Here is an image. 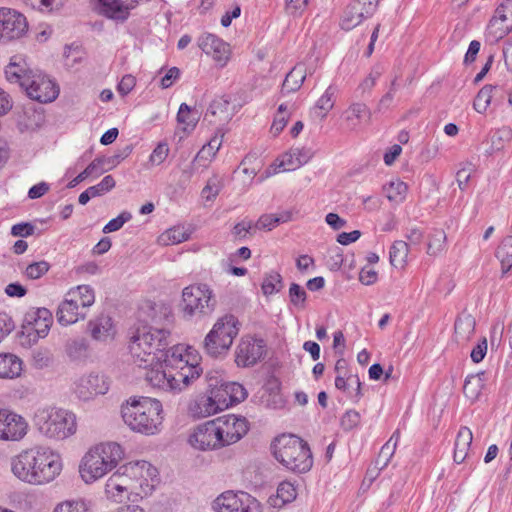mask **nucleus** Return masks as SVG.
Returning <instances> with one entry per match:
<instances>
[{"instance_id":"a18cd8bd","label":"nucleus","mask_w":512,"mask_h":512,"mask_svg":"<svg viewBox=\"0 0 512 512\" xmlns=\"http://www.w3.org/2000/svg\"><path fill=\"white\" fill-rule=\"evenodd\" d=\"M190 234L185 230L184 227H173L166 230L159 237V241L164 245H175L187 241Z\"/></svg>"},{"instance_id":"680f3d73","label":"nucleus","mask_w":512,"mask_h":512,"mask_svg":"<svg viewBox=\"0 0 512 512\" xmlns=\"http://www.w3.org/2000/svg\"><path fill=\"white\" fill-rule=\"evenodd\" d=\"M472 440H473L472 431L468 427L463 426L458 431L456 441H455V447L469 451Z\"/></svg>"},{"instance_id":"7c9ffc66","label":"nucleus","mask_w":512,"mask_h":512,"mask_svg":"<svg viewBox=\"0 0 512 512\" xmlns=\"http://www.w3.org/2000/svg\"><path fill=\"white\" fill-rule=\"evenodd\" d=\"M241 492L227 490L218 495L211 503L214 512H239Z\"/></svg>"},{"instance_id":"473e14b6","label":"nucleus","mask_w":512,"mask_h":512,"mask_svg":"<svg viewBox=\"0 0 512 512\" xmlns=\"http://www.w3.org/2000/svg\"><path fill=\"white\" fill-rule=\"evenodd\" d=\"M371 111L368 106L361 102L352 103L345 111V120L350 129H356L360 123L365 120L369 121Z\"/></svg>"},{"instance_id":"7ed1b4c3","label":"nucleus","mask_w":512,"mask_h":512,"mask_svg":"<svg viewBox=\"0 0 512 512\" xmlns=\"http://www.w3.org/2000/svg\"><path fill=\"white\" fill-rule=\"evenodd\" d=\"M125 458V449L117 442L106 441L91 446L79 463V475L93 484L115 470Z\"/></svg>"},{"instance_id":"9b49d317","label":"nucleus","mask_w":512,"mask_h":512,"mask_svg":"<svg viewBox=\"0 0 512 512\" xmlns=\"http://www.w3.org/2000/svg\"><path fill=\"white\" fill-rule=\"evenodd\" d=\"M105 497L114 503H123L125 501L137 502L140 499L133 485L123 473L121 465L114 470L108 477L104 486Z\"/></svg>"},{"instance_id":"6e6552de","label":"nucleus","mask_w":512,"mask_h":512,"mask_svg":"<svg viewBox=\"0 0 512 512\" xmlns=\"http://www.w3.org/2000/svg\"><path fill=\"white\" fill-rule=\"evenodd\" d=\"M217 305L215 294L207 284H194L182 291V313L184 318L207 316L214 312Z\"/></svg>"},{"instance_id":"c85d7f7f","label":"nucleus","mask_w":512,"mask_h":512,"mask_svg":"<svg viewBox=\"0 0 512 512\" xmlns=\"http://www.w3.org/2000/svg\"><path fill=\"white\" fill-rule=\"evenodd\" d=\"M335 387L343 391L354 403L362 397L361 382L357 375L349 374L347 377L338 375L335 378Z\"/></svg>"},{"instance_id":"58836bf2","label":"nucleus","mask_w":512,"mask_h":512,"mask_svg":"<svg viewBox=\"0 0 512 512\" xmlns=\"http://www.w3.org/2000/svg\"><path fill=\"white\" fill-rule=\"evenodd\" d=\"M384 73V67L381 64L374 65L367 77H365L361 83L356 88L355 92L358 96H363L365 94L371 93L372 89L374 88L377 80L381 77V75Z\"/></svg>"},{"instance_id":"c03bdc74","label":"nucleus","mask_w":512,"mask_h":512,"mask_svg":"<svg viewBox=\"0 0 512 512\" xmlns=\"http://www.w3.org/2000/svg\"><path fill=\"white\" fill-rule=\"evenodd\" d=\"M89 350L88 341L85 338H76L67 341L65 351L74 360L86 357Z\"/></svg>"},{"instance_id":"dca6fc26","label":"nucleus","mask_w":512,"mask_h":512,"mask_svg":"<svg viewBox=\"0 0 512 512\" xmlns=\"http://www.w3.org/2000/svg\"><path fill=\"white\" fill-rule=\"evenodd\" d=\"M28 30L26 18L8 7H0V43L21 38Z\"/></svg>"},{"instance_id":"4d7b16f0","label":"nucleus","mask_w":512,"mask_h":512,"mask_svg":"<svg viewBox=\"0 0 512 512\" xmlns=\"http://www.w3.org/2000/svg\"><path fill=\"white\" fill-rule=\"evenodd\" d=\"M115 185L114 178L111 175H107L97 185L89 187L88 192L94 197L102 196L111 191Z\"/></svg>"},{"instance_id":"2eb2a0df","label":"nucleus","mask_w":512,"mask_h":512,"mask_svg":"<svg viewBox=\"0 0 512 512\" xmlns=\"http://www.w3.org/2000/svg\"><path fill=\"white\" fill-rule=\"evenodd\" d=\"M219 430L223 447L240 441L249 431V422L240 415L227 414L214 419Z\"/></svg>"},{"instance_id":"aec40b11","label":"nucleus","mask_w":512,"mask_h":512,"mask_svg":"<svg viewBox=\"0 0 512 512\" xmlns=\"http://www.w3.org/2000/svg\"><path fill=\"white\" fill-rule=\"evenodd\" d=\"M265 353V343L262 339L243 337L236 348V363L238 366H252Z\"/></svg>"},{"instance_id":"de8ad7c7","label":"nucleus","mask_w":512,"mask_h":512,"mask_svg":"<svg viewBox=\"0 0 512 512\" xmlns=\"http://www.w3.org/2000/svg\"><path fill=\"white\" fill-rule=\"evenodd\" d=\"M229 106L230 99L228 97H218L211 102L207 110V115L211 114L213 116H220L222 120H227L231 116V114L229 113Z\"/></svg>"},{"instance_id":"bf43d9fd","label":"nucleus","mask_w":512,"mask_h":512,"mask_svg":"<svg viewBox=\"0 0 512 512\" xmlns=\"http://www.w3.org/2000/svg\"><path fill=\"white\" fill-rule=\"evenodd\" d=\"M169 146L166 142H159L149 156V162L153 166L161 165L169 155Z\"/></svg>"},{"instance_id":"6e6d98bb","label":"nucleus","mask_w":512,"mask_h":512,"mask_svg":"<svg viewBox=\"0 0 512 512\" xmlns=\"http://www.w3.org/2000/svg\"><path fill=\"white\" fill-rule=\"evenodd\" d=\"M282 277L277 272L268 274L262 283V291L265 295H272L278 292L281 287Z\"/></svg>"},{"instance_id":"f03ea898","label":"nucleus","mask_w":512,"mask_h":512,"mask_svg":"<svg viewBox=\"0 0 512 512\" xmlns=\"http://www.w3.org/2000/svg\"><path fill=\"white\" fill-rule=\"evenodd\" d=\"M12 474L20 481L34 486L53 482L63 470L61 455L46 445H35L11 458Z\"/></svg>"},{"instance_id":"f704fd0d","label":"nucleus","mask_w":512,"mask_h":512,"mask_svg":"<svg viewBox=\"0 0 512 512\" xmlns=\"http://www.w3.org/2000/svg\"><path fill=\"white\" fill-rule=\"evenodd\" d=\"M409 245L403 240H396L390 247V264L397 269H404L407 264Z\"/></svg>"},{"instance_id":"13d9d810","label":"nucleus","mask_w":512,"mask_h":512,"mask_svg":"<svg viewBox=\"0 0 512 512\" xmlns=\"http://www.w3.org/2000/svg\"><path fill=\"white\" fill-rule=\"evenodd\" d=\"M210 392L222 410L227 409L229 406L233 405V402L228 394V389L226 388V383L211 389Z\"/></svg>"},{"instance_id":"8fccbe9b","label":"nucleus","mask_w":512,"mask_h":512,"mask_svg":"<svg viewBox=\"0 0 512 512\" xmlns=\"http://www.w3.org/2000/svg\"><path fill=\"white\" fill-rule=\"evenodd\" d=\"M446 243V234L441 229L434 230L429 235V240L427 244V253L429 255H438L445 249Z\"/></svg>"},{"instance_id":"2f4dec72","label":"nucleus","mask_w":512,"mask_h":512,"mask_svg":"<svg viewBox=\"0 0 512 512\" xmlns=\"http://www.w3.org/2000/svg\"><path fill=\"white\" fill-rule=\"evenodd\" d=\"M66 296L79 306V309L84 311H86V309L92 306L95 302L94 290L89 285H79L72 288L67 292Z\"/></svg>"},{"instance_id":"a19ab883","label":"nucleus","mask_w":512,"mask_h":512,"mask_svg":"<svg viewBox=\"0 0 512 512\" xmlns=\"http://www.w3.org/2000/svg\"><path fill=\"white\" fill-rule=\"evenodd\" d=\"M484 374L469 375L464 382V395L471 401L476 400L484 387Z\"/></svg>"},{"instance_id":"774afa93","label":"nucleus","mask_w":512,"mask_h":512,"mask_svg":"<svg viewBox=\"0 0 512 512\" xmlns=\"http://www.w3.org/2000/svg\"><path fill=\"white\" fill-rule=\"evenodd\" d=\"M277 496L285 503L296 497V489L290 482H282L277 488Z\"/></svg>"},{"instance_id":"c9c22d12","label":"nucleus","mask_w":512,"mask_h":512,"mask_svg":"<svg viewBox=\"0 0 512 512\" xmlns=\"http://www.w3.org/2000/svg\"><path fill=\"white\" fill-rule=\"evenodd\" d=\"M512 140V129L508 126H503L496 129L490 135V147L486 150L488 155H493L501 151L507 143Z\"/></svg>"},{"instance_id":"bb28decb","label":"nucleus","mask_w":512,"mask_h":512,"mask_svg":"<svg viewBox=\"0 0 512 512\" xmlns=\"http://www.w3.org/2000/svg\"><path fill=\"white\" fill-rule=\"evenodd\" d=\"M86 311L79 309L67 296L60 303L57 310V320L61 325L67 326L76 323L86 317Z\"/></svg>"},{"instance_id":"c756f323","label":"nucleus","mask_w":512,"mask_h":512,"mask_svg":"<svg viewBox=\"0 0 512 512\" xmlns=\"http://www.w3.org/2000/svg\"><path fill=\"white\" fill-rule=\"evenodd\" d=\"M476 321L475 318L468 313H461L454 325V337L458 343H466L475 332Z\"/></svg>"},{"instance_id":"37998d69","label":"nucleus","mask_w":512,"mask_h":512,"mask_svg":"<svg viewBox=\"0 0 512 512\" xmlns=\"http://www.w3.org/2000/svg\"><path fill=\"white\" fill-rule=\"evenodd\" d=\"M177 121L184 125V130H193L199 121V113L186 103H182L177 113Z\"/></svg>"},{"instance_id":"5fc2aeb1","label":"nucleus","mask_w":512,"mask_h":512,"mask_svg":"<svg viewBox=\"0 0 512 512\" xmlns=\"http://www.w3.org/2000/svg\"><path fill=\"white\" fill-rule=\"evenodd\" d=\"M239 512H263L261 503L246 492H241Z\"/></svg>"},{"instance_id":"ea45409f","label":"nucleus","mask_w":512,"mask_h":512,"mask_svg":"<svg viewBox=\"0 0 512 512\" xmlns=\"http://www.w3.org/2000/svg\"><path fill=\"white\" fill-rule=\"evenodd\" d=\"M337 93V87L329 85L322 96L317 100L315 109L320 118H325L328 112L334 107V97Z\"/></svg>"},{"instance_id":"4c0bfd02","label":"nucleus","mask_w":512,"mask_h":512,"mask_svg":"<svg viewBox=\"0 0 512 512\" xmlns=\"http://www.w3.org/2000/svg\"><path fill=\"white\" fill-rule=\"evenodd\" d=\"M291 212L285 211L280 214H264L259 217L254 227L259 230L271 231L280 223H285L291 220Z\"/></svg>"},{"instance_id":"a878e982","label":"nucleus","mask_w":512,"mask_h":512,"mask_svg":"<svg viewBox=\"0 0 512 512\" xmlns=\"http://www.w3.org/2000/svg\"><path fill=\"white\" fill-rule=\"evenodd\" d=\"M221 411L223 410L218 405L210 391L208 394L198 397L189 406L190 415L197 419L206 418Z\"/></svg>"},{"instance_id":"052dcab7","label":"nucleus","mask_w":512,"mask_h":512,"mask_svg":"<svg viewBox=\"0 0 512 512\" xmlns=\"http://www.w3.org/2000/svg\"><path fill=\"white\" fill-rule=\"evenodd\" d=\"M132 214L128 211L121 212L116 218L111 219L104 227L103 233H112L118 231L123 225L130 221Z\"/></svg>"},{"instance_id":"0eeeda50","label":"nucleus","mask_w":512,"mask_h":512,"mask_svg":"<svg viewBox=\"0 0 512 512\" xmlns=\"http://www.w3.org/2000/svg\"><path fill=\"white\" fill-rule=\"evenodd\" d=\"M240 323L232 314L218 318L204 339V348L211 356L226 353L239 333Z\"/></svg>"},{"instance_id":"79ce46f5","label":"nucleus","mask_w":512,"mask_h":512,"mask_svg":"<svg viewBox=\"0 0 512 512\" xmlns=\"http://www.w3.org/2000/svg\"><path fill=\"white\" fill-rule=\"evenodd\" d=\"M496 257L501 263L503 273H507L512 268V236L503 239L496 251Z\"/></svg>"},{"instance_id":"e2e57ef3","label":"nucleus","mask_w":512,"mask_h":512,"mask_svg":"<svg viewBox=\"0 0 512 512\" xmlns=\"http://www.w3.org/2000/svg\"><path fill=\"white\" fill-rule=\"evenodd\" d=\"M51 363V356L46 349H36L32 352V365L37 369L48 367Z\"/></svg>"},{"instance_id":"9d476101","label":"nucleus","mask_w":512,"mask_h":512,"mask_svg":"<svg viewBox=\"0 0 512 512\" xmlns=\"http://www.w3.org/2000/svg\"><path fill=\"white\" fill-rule=\"evenodd\" d=\"M52 323L53 317L47 308H29L23 318L21 336L28 345L35 344L48 335Z\"/></svg>"},{"instance_id":"09e8293b","label":"nucleus","mask_w":512,"mask_h":512,"mask_svg":"<svg viewBox=\"0 0 512 512\" xmlns=\"http://www.w3.org/2000/svg\"><path fill=\"white\" fill-rule=\"evenodd\" d=\"M222 144V136H214L210 141L204 145L195 156L194 161H211Z\"/></svg>"},{"instance_id":"72a5a7b5","label":"nucleus","mask_w":512,"mask_h":512,"mask_svg":"<svg viewBox=\"0 0 512 512\" xmlns=\"http://www.w3.org/2000/svg\"><path fill=\"white\" fill-rule=\"evenodd\" d=\"M22 372V360L10 353L0 354V378H16Z\"/></svg>"},{"instance_id":"603ef678","label":"nucleus","mask_w":512,"mask_h":512,"mask_svg":"<svg viewBox=\"0 0 512 512\" xmlns=\"http://www.w3.org/2000/svg\"><path fill=\"white\" fill-rule=\"evenodd\" d=\"M53 512H89V505L83 499L65 500L58 503Z\"/></svg>"},{"instance_id":"5701e85b","label":"nucleus","mask_w":512,"mask_h":512,"mask_svg":"<svg viewBox=\"0 0 512 512\" xmlns=\"http://www.w3.org/2000/svg\"><path fill=\"white\" fill-rule=\"evenodd\" d=\"M313 157V151L306 147H296L282 154L278 159L276 166L282 171H293L308 163Z\"/></svg>"},{"instance_id":"e433bc0d","label":"nucleus","mask_w":512,"mask_h":512,"mask_svg":"<svg viewBox=\"0 0 512 512\" xmlns=\"http://www.w3.org/2000/svg\"><path fill=\"white\" fill-rule=\"evenodd\" d=\"M383 192L391 203L400 204L406 198L408 186L400 179H394L383 186Z\"/></svg>"},{"instance_id":"b1692460","label":"nucleus","mask_w":512,"mask_h":512,"mask_svg":"<svg viewBox=\"0 0 512 512\" xmlns=\"http://www.w3.org/2000/svg\"><path fill=\"white\" fill-rule=\"evenodd\" d=\"M88 330L92 339L99 342L112 341L116 335L114 322L108 315H100L90 320Z\"/></svg>"},{"instance_id":"423d86ee","label":"nucleus","mask_w":512,"mask_h":512,"mask_svg":"<svg viewBox=\"0 0 512 512\" xmlns=\"http://www.w3.org/2000/svg\"><path fill=\"white\" fill-rule=\"evenodd\" d=\"M34 423L41 434L54 440L66 439L77 430L75 415L56 407L39 410L35 414Z\"/></svg>"},{"instance_id":"cd10ccee","label":"nucleus","mask_w":512,"mask_h":512,"mask_svg":"<svg viewBox=\"0 0 512 512\" xmlns=\"http://www.w3.org/2000/svg\"><path fill=\"white\" fill-rule=\"evenodd\" d=\"M314 69H307L305 64L298 63L292 70L286 75L282 85V92L291 93L295 92L302 86L304 80L308 74H312Z\"/></svg>"},{"instance_id":"a211bd4d","label":"nucleus","mask_w":512,"mask_h":512,"mask_svg":"<svg viewBox=\"0 0 512 512\" xmlns=\"http://www.w3.org/2000/svg\"><path fill=\"white\" fill-rule=\"evenodd\" d=\"M109 384L103 375L90 373L79 377L74 382V392L81 400L87 401L97 395L105 394Z\"/></svg>"},{"instance_id":"39448f33","label":"nucleus","mask_w":512,"mask_h":512,"mask_svg":"<svg viewBox=\"0 0 512 512\" xmlns=\"http://www.w3.org/2000/svg\"><path fill=\"white\" fill-rule=\"evenodd\" d=\"M272 447L276 460L287 469L297 473H305L311 469L312 453L307 442L300 437L283 434L275 439Z\"/></svg>"},{"instance_id":"ddd939ff","label":"nucleus","mask_w":512,"mask_h":512,"mask_svg":"<svg viewBox=\"0 0 512 512\" xmlns=\"http://www.w3.org/2000/svg\"><path fill=\"white\" fill-rule=\"evenodd\" d=\"M23 90L30 99L40 103L53 102L59 95L58 85L39 70L30 76Z\"/></svg>"},{"instance_id":"0e129e2a","label":"nucleus","mask_w":512,"mask_h":512,"mask_svg":"<svg viewBox=\"0 0 512 512\" xmlns=\"http://www.w3.org/2000/svg\"><path fill=\"white\" fill-rule=\"evenodd\" d=\"M226 388L228 389V394L233 402L239 403L246 399L247 392L246 389L243 387V385L237 383V382H228L226 383Z\"/></svg>"},{"instance_id":"412c9836","label":"nucleus","mask_w":512,"mask_h":512,"mask_svg":"<svg viewBox=\"0 0 512 512\" xmlns=\"http://www.w3.org/2000/svg\"><path fill=\"white\" fill-rule=\"evenodd\" d=\"M36 71L29 66L23 54H15L5 67V76L10 83L18 84L23 89Z\"/></svg>"},{"instance_id":"4468645a","label":"nucleus","mask_w":512,"mask_h":512,"mask_svg":"<svg viewBox=\"0 0 512 512\" xmlns=\"http://www.w3.org/2000/svg\"><path fill=\"white\" fill-rule=\"evenodd\" d=\"M215 420L197 425L189 435L188 442L196 450L213 451L223 448Z\"/></svg>"},{"instance_id":"338daca9","label":"nucleus","mask_w":512,"mask_h":512,"mask_svg":"<svg viewBox=\"0 0 512 512\" xmlns=\"http://www.w3.org/2000/svg\"><path fill=\"white\" fill-rule=\"evenodd\" d=\"M289 297L293 305L303 307L306 301V292L300 285L293 283L289 288Z\"/></svg>"},{"instance_id":"f8f14e48","label":"nucleus","mask_w":512,"mask_h":512,"mask_svg":"<svg viewBox=\"0 0 512 512\" xmlns=\"http://www.w3.org/2000/svg\"><path fill=\"white\" fill-rule=\"evenodd\" d=\"M380 0H352L343 10L340 26L350 31L376 12Z\"/></svg>"},{"instance_id":"f257e3e1","label":"nucleus","mask_w":512,"mask_h":512,"mask_svg":"<svg viewBox=\"0 0 512 512\" xmlns=\"http://www.w3.org/2000/svg\"><path fill=\"white\" fill-rule=\"evenodd\" d=\"M201 355L189 345H174L165 351L158 367L144 373L145 381L153 388L178 393L186 389L202 373Z\"/></svg>"},{"instance_id":"1a4fd4ad","label":"nucleus","mask_w":512,"mask_h":512,"mask_svg":"<svg viewBox=\"0 0 512 512\" xmlns=\"http://www.w3.org/2000/svg\"><path fill=\"white\" fill-rule=\"evenodd\" d=\"M121 467L141 500L153 493L159 482V473L155 466L145 460H135L122 464Z\"/></svg>"},{"instance_id":"f3484780","label":"nucleus","mask_w":512,"mask_h":512,"mask_svg":"<svg viewBox=\"0 0 512 512\" xmlns=\"http://www.w3.org/2000/svg\"><path fill=\"white\" fill-rule=\"evenodd\" d=\"M129 348L135 363L143 368L145 372L152 367H158L165 355V353L158 351L155 346H151V342L144 345L140 336L136 333L131 337Z\"/></svg>"},{"instance_id":"864d4df0","label":"nucleus","mask_w":512,"mask_h":512,"mask_svg":"<svg viewBox=\"0 0 512 512\" xmlns=\"http://www.w3.org/2000/svg\"><path fill=\"white\" fill-rule=\"evenodd\" d=\"M49 269L50 264L45 260H41L29 264L25 268L23 274L30 280H37L44 276L49 271Z\"/></svg>"},{"instance_id":"3c124183","label":"nucleus","mask_w":512,"mask_h":512,"mask_svg":"<svg viewBox=\"0 0 512 512\" xmlns=\"http://www.w3.org/2000/svg\"><path fill=\"white\" fill-rule=\"evenodd\" d=\"M496 87L485 85L475 97L473 107L478 113H484L491 103L492 92Z\"/></svg>"},{"instance_id":"69168bd1","label":"nucleus","mask_w":512,"mask_h":512,"mask_svg":"<svg viewBox=\"0 0 512 512\" xmlns=\"http://www.w3.org/2000/svg\"><path fill=\"white\" fill-rule=\"evenodd\" d=\"M395 453V449L392 444H384L379 452L376 459V466L379 470L386 468Z\"/></svg>"},{"instance_id":"49530a36","label":"nucleus","mask_w":512,"mask_h":512,"mask_svg":"<svg viewBox=\"0 0 512 512\" xmlns=\"http://www.w3.org/2000/svg\"><path fill=\"white\" fill-rule=\"evenodd\" d=\"M510 31L511 29L509 26L498 22L496 19H490L486 28L485 36L487 41L490 43H496L503 39Z\"/></svg>"},{"instance_id":"4be33fe9","label":"nucleus","mask_w":512,"mask_h":512,"mask_svg":"<svg viewBox=\"0 0 512 512\" xmlns=\"http://www.w3.org/2000/svg\"><path fill=\"white\" fill-rule=\"evenodd\" d=\"M199 48L215 61L225 64L229 58V45L214 34L205 33L198 38Z\"/></svg>"},{"instance_id":"393cba45","label":"nucleus","mask_w":512,"mask_h":512,"mask_svg":"<svg viewBox=\"0 0 512 512\" xmlns=\"http://www.w3.org/2000/svg\"><path fill=\"white\" fill-rule=\"evenodd\" d=\"M136 334L140 336L144 345L147 344V342H151V346H155L158 351L165 353V349L169 344V330L152 326H142L137 329Z\"/></svg>"},{"instance_id":"6ab92c4d","label":"nucleus","mask_w":512,"mask_h":512,"mask_svg":"<svg viewBox=\"0 0 512 512\" xmlns=\"http://www.w3.org/2000/svg\"><path fill=\"white\" fill-rule=\"evenodd\" d=\"M25 419L9 410L0 409V440L19 441L27 434Z\"/></svg>"},{"instance_id":"20e7f679","label":"nucleus","mask_w":512,"mask_h":512,"mask_svg":"<svg viewBox=\"0 0 512 512\" xmlns=\"http://www.w3.org/2000/svg\"><path fill=\"white\" fill-rule=\"evenodd\" d=\"M124 423L133 431L144 435L157 434L163 422V407L150 397H131L121 409Z\"/></svg>"}]
</instances>
